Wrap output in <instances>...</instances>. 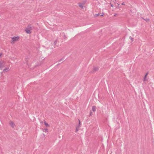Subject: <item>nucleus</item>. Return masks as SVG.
Returning <instances> with one entry per match:
<instances>
[{
	"mask_svg": "<svg viewBox=\"0 0 154 154\" xmlns=\"http://www.w3.org/2000/svg\"><path fill=\"white\" fill-rule=\"evenodd\" d=\"M5 63L4 61H0V69H2L5 66Z\"/></svg>",
	"mask_w": 154,
	"mask_h": 154,
	"instance_id": "obj_3",
	"label": "nucleus"
},
{
	"mask_svg": "<svg viewBox=\"0 0 154 154\" xmlns=\"http://www.w3.org/2000/svg\"><path fill=\"white\" fill-rule=\"evenodd\" d=\"M43 131H45V132H48V129L47 128H46L44 129Z\"/></svg>",
	"mask_w": 154,
	"mask_h": 154,
	"instance_id": "obj_15",
	"label": "nucleus"
},
{
	"mask_svg": "<svg viewBox=\"0 0 154 154\" xmlns=\"http://www.w3.org/2000/svg\"><path fill=\"white\" fill-rule=\"evenodd\" d=\"M79 7H81L82 8H83V6L82 5V4H80V3L79 4Z\"/></svg>",
	"mask_w": 154,
	"mask_h": 154,
	"instance_id": "obj_17",
	"label": "nucleus"
},
{
	"mask_svg": "<svg viewBox=\"0 0 154 154\" xmlns=\"http://www.w3.org/2000/svg\"><path fill=\"white\" fill-rule=\"evenodd\" d=\"M122 5H125V4L124 3V2H123V3H122Z\"/></svg>",
	"mask_w": 154,
	"mask_h": 154,
	"instance_id": "obj_23",
	"label": "nucleus"
},
{
	"mask_svg": "<svg viewBox=\"0 0 154 154\" xmlns=\"http://www.w3.org/2000/svg\"><path fill=\"white\" fill-rule=\"evenodd\" d=\"M118 5H119V4H117Z\"/></svg>",
	"mask_w": 154,
	"mask_h": 154,
	"instance_id": "obj_25",
	"label": "nucleus"
},
{
	"mask_svg": "<svg viewBox=\"0 0 154 154\" xmlns=\"http://www.w3.org/2000/svg\"><path fill=\"white\" fill-rule=\"evenodd\" d=\"M27 28L28 29H29L30 30H32V26L30 24L28 25L27 26Z\"/></svg>",
	"mask_w": 154,
	"mask_h": 154,
	"instance_id": "obj_9",
	"label": "nucleus"
},
{
	"mask_svg": "<svg viewBox=\"0 0 154 154\" xmlns=\"http://www.w3.org/2000/svg\"><path fill=\"white\" fill-rule=\"evenodd\" d=\"M25 31L27 33L30 34L31 33V32L30 31V30L28 29L27 28H26L25 29Z\"/></svg>",
	"mask_w": 154,
	"mask_h": 154,
	"instance_id": "obj_6",
	"label": "nucleus"
},
{
	"mask_svg": "<svg viewBox=\"0 0 154 154\" xmlns=\"http://www.w3.org/2000/svg\"><path fill=\"white\" fill-rule=\"evenodd\" d=\"M141 18L145 20L147 22H149L150 21V19L149 18H146V19H144L143 17H141Z\"/></svg>",
	"mask_w": 154,
	"mask_h": 154,
	"instance_id": "obj_8",
	"label": "nucleus"
},
{
	"mask_svg": "<svg viewBox=\"0 0 154 154\" xmlns=\"http://www.w3.org/2000/svg\"><path fill=\"white\" fill-rule=\"evenodd\" d=\"M96 107L95 106H93L92 107V110L93 112H95L96 110Z\"/></svg>",
	"mask_w": 154,
	"mask_h": 154,
	"instance_id": "obj_7",
	"label": "nucleus"
},
{
	"mask_svg": "<svg viewBox=\"0 0 154 154\" xmlns=\"http://www.w3.org/2000/svg\"><path fill=\"white\" fill-rule=\"evenodd\" d=\"M79 127H78L77 126H76V130H75V132H76L77 131H78L79 130Z\"/></svg>",
	"mask_w": 154,
	"mask_h": 154,
	"instance_id": "obj_13",
	"label": "nucleus"
},
{
	"mask_svg": "<svg viewBox=\"0 0 154 154\" xmlns=\"http://www.w3.org/2000/svg\"><path fill=\"white\" fill-rule=\"evenodd\" d=\"M117 14H115L114 15V16H116V15Z\"/></svg>",
	"mask_w": 154,
	"mask_h": 154,
	"instance_id": "obj_24",
	"label": "nucleus"
},
{
	"mask_svg": "<svg viewBox=\"0 0 154 154\" xmlns=\"http://www.w3.org/2000/svg\"><path fill=\"white\" fill-rule=\"evenodd\" d=\"M63 59V58H61L60 60H58L59 62H60Z\"/></svg>",
	"mask_w": 154,
	"mask_h": 154,
	"instance_id": "obj_20",
	"label": "nucleus"
},
{
	"mask_svg": "<svg viewBox=\"0 0 154 154\" xmlns=\"http://www.w3.org/2000/svg\"><path fill=\"white\" fill-rule=\"evenodd\" d=\"M104 14L103 13V14H102L101 15H100V16H103V15Z\"/></svg>",
	"mask_w": 154,
	"mask_h": 154,
	"instance_id": "obj_22",
	"label": "nucleus"
},
{
	"mask_svg": "<svg viewBox=\"0 0 154 154\" xmlns=\"http://www.w3.org/2000/svg\"><path fill=\"white\" fill-rule=\"evenodd\" d=\"M111 4V7H113V4H112L111 3H110Z\"/></svg>",
	"mask_w": 154,
	"mask_h": 154,
	"instance_id": "obj_21",
	"label": "nucleus"
},
{
	"mask_svg": "<svg viewBox=\"0 0 154 154\" xmlns=\"http://www.w3.org/2000/svg\"><path fill=\"white\" fill-rule=\"evenodd\" d=\"M8 69V68H5L4 69H3V72H7Z\"/></svg>",
	"mask_w": 154,
	"mask_h": 154,
	"instance_id": "obj_10",
	"label": "nucleus"
},
{
	"mask_svg": "<svg viewBox=\"0 0 154 154\" xmlns=\"http://www.w3.org/2000/svg\"><path fill=\"white\" fill-rule=\"evenodd\" d=\"M148 72H147L145 75L144 77L143 78V81L145 82L146 81H147V79H146V78L147 77V76L148 75Z\"/></svg>",
	"mask_w": 154,
	"mask_h": 154,
	"instance_id": "obj_5",
	"label": "nucleus"
},
{
	"mask_svg": "<svg viewBox=\"0 0 154 154\" xmlns=\"http://www.w3.org/2000/svg\"><path fill=\"white\" fill-rule=\"evenodd\" d=\"M117 8H119V7H117Z\"/></svg>",
	"mask_w": 154,
	"mask_h": 154,
	"instance_id": "obj_26",
	"label": "nucleus"
},
{
	"mask_svg": "<svg viewBox=\"0 0 154 154\" xmlns=\"http://www.w3.org/2000/svg\"><path fill=\"white\" fill-rule=\"evenodd\" d=\"M99 15V14H95V16L96 17H97Z\"/></svg>",
	"mask_w": 154,
	"mask_h": 154,
	"instance_id": "obj_19",
	"label": "nucleus"
},
{
	"mask_svg": "<svg viewBox=\"0 0 154 154\" xmlns=\"http://www.w3.org/2000/svg\"><path fill=\"white\" fill-rule=\"evenodd\" d=\"M45 125L47 127H49L50 125L47 123L45 122H44Z\"/></svg>",
	"mask_w": 154,
	"mask_h": 154,
	"instance_id": "obj_11",
	"label": "nucleus"
},
{
	"mask_svg": "<svg viewBox=\"0 0 154 154\" xmlns=\"http://www.w3.org/2000/svg\"><path fill=\"white\" fill-rule=\"evenodd\" d=\"M57 39H56L54 42V45H55L57 42Z\"/></svg>",
	"mask_w": 154,
	"mask_h": 154,
	"instance_id": "obj_14",
	"label": "nucleus"
},
{
	"mask_svg": "<svg viewBox=\"0 0 154 154\" xmlns=\"http://www.w3.org/2000/svg\"><path fill=\"white\" fill-rule=\"evenodd\" d=\"M19 39V36H14L12 38V40H11V43L12 44L14 43V42L17 41Z\"/></svg>",
	"mask_w": 154,
	"mask_h": 154,
	"instance_id": "obj_1",
	"label": "nucleus"
},
{
	"mask_svg": "<svg viewBox=\"0 0 154 154\" xmlns=\"http://www.w3.org/2000/svg\"><path fill=\"white\" fill-rule=\"evenodd\" d=\"M92 115V112L91 111L90 112L89 116H91Z\"/></svg>",
	"mask_w": 154,
	"mask_h": 154,
	"instance_id": "obj_18",
	"label": "nucleus"
},
{
	"mask_svg": "<svg viewBox=\"0 0 154 154\" xmlns=\"http://www.w3.org/2000/svg\"><path fill=\"white\" fill-rule=\"evenodd\" d=\"M130 38L132 41H133L134 40V38L131 37V36H130L129 37Z\"/></svg>",
	"mask_w": 154,
	"mask_h": 154,
	"instance_id": "obj_16",
	"label": "nucleus"
},
{
	"mask_svg": "<svg viewBox=\"0 0 154 154\" xmlns=\"http://www.w3.org/2000/svg\"><path fill=\"white\" fill-rule=\"evenodd\" d=\"M78 120H79V124L77 126L78 127H80V126H81V122H80V120L79 119H78Z\"/></svg>",
	"mask_w": 154,
	"mask_h": 154,
	"instance_id": "obj_12",
	"label": "nucleus"
},
{
	"mask_svg": "<svg viewBox=\"0 0 154 154\" xmlns=\"http://www.w3.org/2000/svg\"><path fill=\"white\" fill-rule=\"evenodd\" d=\"M99 70V67H93V70L90 71V73H93L98 71Z\"/></svg>",
	"mask_w": 154,
	"mask_h": 154,
	"instance_id": "obj_2",
	"label": "nucleus"
},
{
	"mask_svg": "<svg viewBox=\"0 0 154 154\" xmlns=\"http://www.w3.org/2000/svg\"><path fill=\"white\" fill-rule=\"evenodd\" d=\"M9 124L13 128H14V127L15 126V125L14 122L11 121L9 122Z\"/></svg>",
	"mask_w": 154,
	"mask_h": 154,
	"instance_id": "obj_4",
	"label": "nucleus"
}]
</instances>
